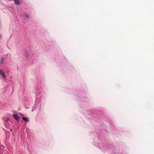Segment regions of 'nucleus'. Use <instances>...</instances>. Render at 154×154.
<instances>
[{
	"mask_svg": "<svg viewBox=\"0 0 154 154\" xmlns=\"http://www.w3.org/2000/svg\"><path fill=\"white\" fill-rule=\"evenodd\" d=\"M13 117L16 120L18 121L19 120V117L17 114L13 115Z\"/></svg>",
	"mask_w": 154,
	"mask_h": 154,
	"instance_id": "7ed1b4c3",
	"label": "nucleus"
},
{
	"mask_svg": "<svg viewBox=\"0 0 154 154\" xmlns=\"http://www.w3.org/2000/svg\"><path fill=\"white\" fill-rule=\"evenodd\" d=\"M29 55L28 54H27L26 55V57H28L29 56Z\"/></svg>",
	"mask_w": 154,
	"mask_h": 154,
	"instance_id": "0eeeda50",
	"label": "nucleus"
},
{
	"mask_svg": "<svg viewBox=\"0 0 154 154\" xmlns=\"http://www.w3.org/2000/svg\"><path fill=\"white\" fill-rule=\"evenodd\" d=\"M0 75L2 76V77L5 81L6 79V76L4 72L2 70H0Z\"/></svg>",
	"mask_w": 154,
	"mask_h": 154,
	"instance_id": "f257e3e1",
	"label": "nucleus"
},
{
	"mask_svg": "<svg viewBox=\"0 0 154 154\" xmlns=\"http://www.w3.org/2000/svg\"><path fill=\"white\" fill-rule=\"evenodd\" d=\"M22 119L23 120H25V121H26V122H28L29 121L27 118V117H23L22 118Z\"/></svg>",
	"mask_w": 154,
	"mask_h": 154,
	"instance_id": "39448f33",
	"label": "nucleus"
},
{
	"mask_svg": "<svg viewBox=\"0 0 154 154\" xmlns=\"http://www.w3.org/2000/svg\"><path fill=\"white\" fill-rule=\"evenodd\" d=\"M5 58L2 57H1L0 58V64L4 63L5 62Z\"/></svg>",
	"mask_w": 154,
	"mask_h": 154,
	"instance_id": "f03ea898",
	"label": "nucleus"
},
{
	"mask_svg": "<svg viewBox=\"0 0 154 154\" xmlns=\"http://www.w3.org/2000/svg\"><path fill=\"white\" fill-rule=\"evenodd\" d=\"M10 131H12V129H10Z\"/></svg>",
	"mask_w": 154,
	"mask_h": 154,
	"instance_id": "6e6552de",
	"label": "nucleus"
},
{
	"mask_svg": "<svg viewBox=\"0 0 154 154\" xmlns=\"http://www.w3.org/2000/svg\"><path fill=\"white\" fill-rule=\"evenodd\" d=\"M24 16L27 18H29V16L28 14L25 13L24 14Z\"/></svg>",
	"mask_w": 154,
	"mask_h": 154,
	"instance_id": "20e7f679",
	"label": "nucleus"
},
{
	"mask_svg": "<svg viewBox=\"0 0 154 154\" xmlns=\"http://www.w3.org/2000/svg\"><path fill=\"white\" fill-rule=\"evenodd\" d=\"M14 3L15 4H16L17 5L19 4V2L18 0H14Z\"/></svg>",
	"mask_w": 154,
	"mask_h": 154,
	"instance_id": "423d86ee",
	"label": "nucleus"
}]
</instances>
